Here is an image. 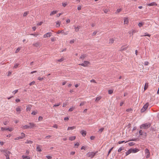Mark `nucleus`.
Returning a JSON list of instances; mask_svg holds the SVG:
<instances>
[{"instance_id": "obj_22", "label": "nucleus", "mask_w": 159, "mask_h": 159, "mask_svg": "<svg viewBox=\"0 0 159 159\" xmlns=\"http://www.w3.org/2000/svg\"><path fill=\"white\" fill-rule=\"evenodd\" d=\"M56 27H58L60 26L61 22H60L57 21L56 22Z\"/></svg>"}, {"instance_id": "obj_11", "label": "nucleus", "mask_w": 159, "mask_h": 159, "mask_svg": "<svg viewBox=\"0 0 159 159\" xmlns=\"http://www.w3.org/2000/svg\"><path fill=\"white\" fill-rule=\"evenodd\" d=\"M131 151H132V152L134 153H136V152H138L139 151V150L138 149L136 148L134 149L132 148Z\"/></svg>"}, {"instance_id": "obj_6", "label": "nucleus", "mask_w": 159, "mask_h": 159, "mask_svg": "<svg viewBox=\"0 0 159 159\" xmlns=\"http://www.w3.org/2000/svg\"><path fill=\"white\" fill-rule=\"evenodd\" d=\"M29 126L30 129L34 128V127H36V124L33 123H30L29 124Z\"/></svg>"}, {"instance_id": "obj_5", "label": "nucleus", "mask_w": 159, "mask_h": 159, "mask_svg": "<svg viewBox=\"0 0 159 159\" xmlns=\"http://www.w3.org/2000/svg\"><path fill=\"white\" fill-rule=\"evenodd\" d=\"M89 62L87 61H84V63L79 64V65L81 66H86L89 64Z\"/></svg>"}, {"instance_id": "obj_50", "label": "nucleus", "mask_w": 159, "mask_h": 159, "mask_svg": "<svg viewBox=\"0 0 159 159\" xmlns=\"http://www.w3.org/2000/svg\"><path fill=\"white\" fill-rule=\"evenodd\" d=\"M97 33V31H94L92 35L93 36L95 35Z\"/></svg>"}, {"instance_id": "obj_47", "label": "nucleus", "mask_w": 159, "mask_h": 159, "mask_svg": "<svg viewBox=\"0 0 159 159\" xmlns=\"http://www.w3.org/2000/svg\"><path fill=\"white\" fill-rule=\"evenodd\" d=\"M137 139H131L130 140H129V141H137Z\"/></svg>"}, {"instance_id": "obj_12", "label": "nucleus", "mask_w": 159, "mask_h": 159, "mask_svg": "<svg viewBox=\"0 0 159 159\" xmlns=\"http://www.w3.org/2000/svg\"><path fill=\"white\" fill-rule=\"evenodd\" d=\"M132 148H131L129 149L127 152H125L126 154V156H127L128 155H129L130 153H131V152H132Z\"/></svg>"}, {"instance_id": "obj_27", "label": "nucleus", "mask_w": 159, "mask_h": 159, "mask_svg": "<svg viewBox=\"0 0 159 159\" xmlns=\"http://www.w3.org/2000/svg\"><path fill=\"white\" fill-rule=\"evenodd\" d=\"M114 41V39H113L112 38V39H110L109 40V43L110 44H112L113 43Z\"/></svg>"}, {"instance_id": "obj_59", "label": "nucleus", "mask_w": 159, "mask_h": 159, "mask_svg": "<svg viewBox=\"0 0 159 159\" xmlns=\"http://www.w3.org/2000/svg\"><path fill=\"white\" fill-rule=\"evenodd\" d=\"M104 11L105 13H107L108 12V10L107 9H105L104 10Z\"/></svg>"}, {"instance_id": "obj_43", "label": "nucleus", "mask_w": 159, "mask_h": 159, "mask_svg": "<svg viewBox=\"0 0 159 159\" xmlns=\"http://www.w3.org/2000/svg\"><path fill=\"white\" fill-rule=\"evenodd\" d=\"M121 10L122 9L121 8L117 9L116 11V13L120 12L121 11Z\"/></svg>"}, {"instance_id": "obj_9", "label": "nucleus", "mask_w": 159, "mask_h": 159, "mask_svg": "<svg viewBox=\"0 0 159 159\" xmlns=\"http://www.w3.org/2000/svg\"><path fill=\"white\" fill-rule=\"evenodd\" d=\"M80 133L84 137L86 136L87 133L86 131H84V130H81L80 132Z\"/></svg>"}, {"instance_id": "obj_31", "label": "nucleus", "mask_w": 159, "mask_h": 159, "mask_svg": "<svg viewBox=\"0 0 159 159\" xmlns=\"http://www.w3.org/2000/svg\"><path fill=\"white\" fill-rule=\"evenodd\" d=\"M124 149V147H120V148L118 150V152H120L122 150Z\"/></svg>"}, {"instance_id": "obj_10", "label": "nucleus", "mask_w": 159, "mask_h": 159, "mask_svg": "<svg viewBox=\"0 0 159 159\" xmlns=\"http://www.w3.org/2000/svg\"><path fill=\"white\" fill-rule=\"evenodd\" d=\"M129 22V19L128 18L124 17V24H128Z\"/></svg>"}, {"instance_id": "obj_64", "label": "nucleus", "mask_w": 159, "mask_h": 159, "mask_svg": "<svg viewBox=\"0 0 159 159\" xmlns=\"http://www.w3.org/2000/svg\"><path fill=\"white\" fill-rule=\"evenodd\" d=\"M55 38L54 37H53L51 38V41L52 42L54 41H55Z\"/></svg>"}, {"instance_id": "obj_51", "label": "nucleus", "mask_w": 159, "mask_h": 159, "mask_svg": "<svg viewBox=\"0 0 159 159\" xmlns=\"http://www.w3.org/2000/svg\"><path fill=\"white\" fill-rule=\"evenodd\" d=\"M31 35H33L34 36L37 37L38 34H30Z\"/></svg>"}, {"instance_id": "obj_34", "label": "nucleus", "mask_w": 159, "mask_h": 159, "mask_svg": "<svg viewBox=\"0 0 159 159\" xmlns=\"http://www.w3.org/2000/svg\"><path fill=\"white\" fill-rule=\"evenodd\" d=\"M61 103L60 102H59L57 104H54L53 105V107H56L60 105H61Z\"/></svg>"}, {"instance_id": "obj_44", "label": "nucleus", "mask_w": 159, "mask_h": 159, "mask_svg": "<svg viewBox=\"0 0 159 159\" xmlns=\"http://www.w3.org/2000/svg\"><path fill=\"white\" fill-rule=\"evenodd\" d=\"M104 128H102L101 129H100L99 130V132H100V133H102L103 131V130H104Z\"/></svg>"}, {"instance_id": "obj_41", "label": "nucleus", "mask_w": 159, "mask_h": 159, "mask_svg": "<svg viewBox=\"0 0 159 159\" xmlns=\"http://www.w3.org/2000/svg\"><path fill=\"white\" fill-rule=\"evenodd\" d=\"M64 32L63 30H58L57 32V34H59L60 33H63Z\"/></svg>"}, {"instance_id": "obj_55", "label": "nucleus", "mask_w": 159, "mask_h": 159, "mask_svg": "<svg viewBox=\"0 0 159 159\" xmlns=\"http://www.w3.org/2000/svg\"><path fill=\"white\" fill-rule=\"evenodd\" d=\"M6 129H7V130H8L9 131H12V130H13V129L12 128H7Z\"/></svg>"}, {"instance_id": "obj_4", "label": "nucleus", "mask_w": 159, "mask_h": 159, "mask_svg": "<svg viewBox=\"0 0 159 159\" xmlns=\"http://www.w3.org/2000/svg\"><path fill=\"white\" fill-rule=\"evenodd\" d=\"M149 105L148 102L146 103L143 106V107L141 109V112H144L148 108Z\"/></svg>"}, {"instance_id": "obj_40", "label": "nucleus", "mask_w": 159, "mask_h": 159, "mask_svg": "<svg viewBox=\"0 0 159 159\" xmlns=\"http://www.w3.org/2000/svg\"><path fill=\"white\" fill-rule=\"evenodd\" d=\"M86 56L84 55H82L80 57V59H84L85 57Z\"/></svg>"}, {"instance_id": "obj_16", "label": "nucleus", "mask_w": 159, "mask_h": 159, "mask_svg": "<svg viewBox=\"0 0 159 159\" xmlns=\"http://www.w3.org/2000/svg\"><path fill=\"white\" fill-rule=\"evenodd\" d=\"M21 128L23 129H26L28 128H30L29 126V125H25L23 126Z\"/></svg>"}, {"instance_id": "obj_3", "label": "nucleus", "mask_w": 159, "mask_h": 159, "mask_svg": "<svg viewBox=\"0 0 159 159\" xmlns=\"http://www.w3.org/2000/svg\"><path fill=\"white\" fill-rule=\"evenodd\" d=\"M151 125L150 123H146L143 124L140 126V128H144L145 129L149 128Z\"/></svg>"}, {"instance_id": "obj_52", "label": "nucleus", "mask_w": 159, "mask_h": 159, "mask_svg": "<svg viewBox=\"0 0 159 159\" xmlns=\"http://www.w3.org/2000/svg\"><path fill=\"white\" fill-rule=\"evenodd\" d=\"M95 137L94 136H92L90 137V139L91 140H93L94 139H95Z\"/></svg>"}, {"instance_id": "obj_56", "label": "nucleus", "mask_w": 159, "mask_h": 159, "mask_svg": "<svg viewBox=\"0 0 159 159\" xmlns=\"http://www.w3.org/2000/svg\"><path fill=\"white\" fill-rule=\"evenodd\" d=\"M127 48H122V47L121 49L120 50L121 51H123L127 49Z\"/></svg>"}, {"instance_id": "obj_30", "label": "nucleus", "mask_w": 159, "mask_h": 159, "mask_svg": "<svg viewBox=\"0 0 159 159\" xmlns=\"http://www.w3.org/2000/svg\"><path fill=\"white\" fill-rule=\"evenodd\" d=\"M79 26L77 27H75V31L76 32H78L79 31Z\"/></svg>"}, {"instance_id": "obj_60", "label": "nucleus", "mask_w": 159, "mask_h": 159, "mask_svg": "<svg viewBox=\"0 0 159 159\" xmlns=\"http://www.w3.org/2000/svg\"><path fill=\"white\" fill-rule=\"evenodd\" d=\"M64 120L65 121L68 120H69V118L67 116L65 117L64 118Z\"/></svg>"}, {"instance_id": "obj_13", "label": "nucleus", "mask_w": 159, "mask_h": 159, "mask_svg": "<svg viewBox=\"0 0 159 159\" xmlns=\"http://www.w3.org/2000/svg\"><path fill=\"white\" fill-rule=\"evenodd\" d=\"M40 42H37L33 44V45L34 47H37L40 45Z\"/></svg>"}, {"instance_id": "obj_45", "label": "nucleus", "mask_w": 159, "mask_h": 159, "mask_svg": "<svg viewBox=\"0 0 159 159\" xmlns=\"http://www.w3.org/2000/svg\"><path fill=\"white\" fill-rule=\"evenodd\" d=\"M20 50V48H18L16 51V53H17Z\"/></svg>"}, {"instance_id": "obj_2", "label": "nucleus", "mask_w": 159, "mask_h": 159, "mask_svg": "<svg viewBox=\"0 0 159 159\" xmlns=\"http://www.w3.org/2000/svg\"><path fill=\"white\" fill-rule=\"evenodd\" d=\"M2 152L3 153H4V155L6 157V159H9V154L11 153L9 151L6 150H3Z\"/></svg>"}, {"instance_id": "obj_63", "label": "nucleus", "mask_w": 159, "mask_h": 159, "mask_svg": "<svg viewBox=\"0 0 159 159\" xmlns=\"http://www.w3.org/2000/svg\"><path fill=\"white\" fill-rule=\"evenodd\" d=\"M46 157L48 159H51L52 158V157L49 156H47Z\"/></svg>"}, {"instance_id": "obj_17", "label": "nucleus", "mask_w": 159, "mask_h": 159, "mask_svg": "<svg viewBox=\"0 0 159 159\" xmlns=\"http://www.w3.org/2000/svg\"><path fill=\"white\" fill-rule=\"evenodd\" d=\"M22 158L23 159H31L30 157L25 155H23L22 156Z\"/></svg>"}, {"instance_id": "obj_42", "label": "nucleus", "mask_w": 159, "mask_h": 159, "mask_svg": "<svg viewBox=\"0 0 159 159\" xmlns=\"http://www.w3.org/2000/svg\"><path fill=\"white\" fill-rule=\"evenodd\" d=\"M64 60V59L63 58H61L58 59V61L59 62H62Z\"/></svg>"}, {"instance_id": "obj_25", "label": "nucleus", "mask_w": 159, "mask_h": 159, "mask_svg": "<svg viewBox=\"0 0 159 159\" xmlns=\"http://www.w3.org/2000/svg\"><path fill=\"white\" fill-rule=\"evenodd\" d=\"M145 153L147 154H150L149 150L148 148H146L145 151Z\"/></svg>"}, {"instance_id": "obj_29", "label": "nucleus", "mask_w": 159, "mask_h": 159, "mask_svg": "<svg viewBox=\"0 0 159 159\" xmlns=\"http://www.w3.org/2000/svg\"><path fill=\"white\" fill-rule=\"evenodd\" d=\"M151 36V35L148 34L147 33H144V35H143L141 36H148V37H150Z\"/></svg>"}, {"instance_id": "obj_35", "label": "nucleus", "mask_w": 159, "mask_h": 159, "mask_svg": "<svg viewBox=\"0 0 159 159\" xmlns=\"http://www.w3.org/2000/svg\"><path fill=\"white\" fill-rule=\"evenodd\" d=\"M127 142V141L125 142V141H120L118 142V143L119 144H121L123 143H124V142L125 143Z\"/></svg>"}, {"instance_id": "obj_24", "label": "nucleus", "mask_w": 159, "mask_h": 159, "mask_svg": "<svg viewBox=\"0 0 159 159\" xmlns=\"http://www.w3.org/2000/svg\"><path fill=\"white\" fill-rule=\"evenodd\" d=\"M26 143H30L32 144L33 143V141L31 140H27L25 142Z\"/></svg>"}, {"instance_id": "obj_54", "label": "nucleus", "mask_w": 159, "mask_h": 159, "mask_svg": "<svg viewBox=\"0 0 159 159\" xmlns=\"http://www.w3.org/2000/svg\"><path fill=\"white\" fill-rule=\"evenodd\" d=\"M86 102H81L80 104V106H82L84 105Z\"/></svg>"}, {"instance_id": "obj_38", "label": "nucleus", "mask_w": 159, "mask_h": 159, "mask_svg": "<svg viewBox=\"0 0 159 159\" xmlns=\"http://www.w3.org/2000/svg\"><path fill=\"white\" fill-rule=\"evenodd\" d=\"M134 143L133 142H130L129 143V145L130 146L134 145Z\"/></svg>"}, {"instance_id": "obj_1", "label": "nucleus", "mask_w": 159, "mask_h": 159, "mask_svg": "<svg viewBox=\"0 0 159 159\" xmlns=\"http://www.w3.org/2000/svg\"><path fill=\"white\" fill-rule=\"evenodd\" d=\"M98 152V151L95 152H89L86 154V156L88 157H90L91 158H93Z\"/></svg>"}, {"instance_id": "obj_26", "label": "nucleus", "mask_w": 159, "mask_h": 159, "mask_svg": "<svg viewBox=\"0 0 159 159\" xmlns=\"http://www.w3.org/2000/svg\"><path fill=\"white\" fill-rule=\"evenodd\" d=\"M21 136L20 137L21 138V139H22L25 137V134L23 133H21Z\"/></svg>"}, {"instance_id": "obj_37", "label": "nucleus", "mask_w": 159, "mask_h": 159, "mask_svg": "<svg viewBox=\"0 0 159 159\" xmlns=\"http://www.w3.org/2000/svg\"><path fill=\"white\" fill-rule=\"evenodd\" d=\"M143 25V23L142 22H139L138 24V26L139 27L142 26Z\"/></svg>"}, {"instance_id": "obj_20", "label": "nucleus", "mask_w": 159, "mask_h": 159, "mask_svg": "<svg viewBox=\"0 0 159 159\" xmlns=\"http://www.w3.org/2000/svg\"><path fill=\"white\" fill-rule=\"evenodd\" d=\"M147 5L149 6H153L157 5V4L155 2H152L150 3L147 4Z\"/></svg>"}, {"instance_id": "obj_14", "label": "nucleus", "mask_w": 159, "mask_h": 159, "mask_svg": "<svg viewBox=\"0 0 159 159\" xmlns=\"http://www.w3.org/2000/svg\"><path fill=\"white\" fill-rule=\"evenodd\" d=\"M31 105H29L27 106V107H26V109L27 111H30L31 109Z\"/></svg>"}, {"instance_id": "obj_33", "label": "nucleus", "mask_w": 159, "mask_h": 159, "mask_svg": "<svg viewBox=\"0 0 159 159\" xmlns=\"http://www.w3.org/2000/svg\"><path fill=\"white\" fill-rule=\"evenodd\" d=\"M113 93V90H109L108 91V93L109 94H111Z\"/></svg>"}, {"instance_id": "obj_8", "label": "nucleus", "mask_w": 159, "mask_h": 159, "mask_svg": "<svg viewBox=\"0 0 159 159\" xmlns=\"http://www.w3.org/2000/svg\"><path fill=\"white\" fill-rule=\"evenodd\" d=\"M42 147L40 145H37L36 150L37 151L40 152L42 151L41 148Z\"/></svg>"}, {"instance_id": "obj_23", "label": "nucleus", "mask_w": 159, "mask_h": 159, "mask_svg": "<svg viewBox=\"0 0 159 159\" xmlns=\"http://www.w3.org/2000/svg\"><path fill=\"white\" fill-rule=\"evenodd\" d=\"M57 11H53L51 12V13L50 14V15L52 16V15L57 13Z\"/></svg>"}, {"instance_id": "obj_58", "label": "nucleus", "mask_w": 159, "mask_h": 159, "mask_svg": "<svg viewBox=\"0 0 159 159\" xmlns=\"http://www.w3.org/2000/svg\"><path fill=\"white\" fill-rule=\"evenodd\" d=\"M43 23V22H40L38 23L37 24V25H41Z\"/></svg>"}, {"instance_id": "obj_46", "label": "nucleus", "mask_w": 159, "mask_h": 159, "mask_svg": "<svg viewBox=\"0 0 159 159\" xmlns=\"http://www.w3.org/2000/svg\"><path fill=\"white\" fill-rule=\"evenodd\" d=\"M143 132L142 131V130H140L139 131V135H143Z\"/></svg>"}, {"instance_id": "obj_57", "label": "nucleus", "mask_w": 159, "mask_h": 159, "mask_svg": "<svg viewBox=\"0 0 159 159\" xmlns=\"http://www.w3.org/2000/svg\"><path fill=\"white\" fill-rule=\"evenodd\" d=\"M43 79V78H41L40 77H39L38 78V80H40V81L42 80Z\"/></svg>"}, {"instance_id": "obj_21", "label": "nucleus", "mask_w": 159, "mask_h": 159, "mask_svg": "<svg viewBox=\"0 0 159 159\" xmlns=\"http://www.w3.org/2000/svg\"><path fill=\"white\" fill-rule=\"evenodd\" d=\"M75 136H71L69 137V140L71 141H73L75 139Z\"/></svg>"}, {"instance_id": "obj_7", "label": "nucleus", "mask_w": 159, "mask_h": 159, "mask_svg": "<svg viewBox=\"0 0 159 159\" xmlns=\"http://www.w3.org/2000/svg\"><path fill=\"white\" fill-rule=\"evenodd\" d=\"M52 33L50 32H48L45 34L43 36L44 38H46L50 37L52 35Z\"/></svg>"}, {"instance_id": "obj_28", "label": "nucleus", "mask_w": 159, "mask_h": 159, "mask_svg": "<svg viewBox=\"0 0 159 159\" xmlns=\"http://www.w3.org/2000/svg\"><path fill=\"white\" fill-rule=\"evenodd\" d=\"M19 65V64L18 63H16L15 64L13 68L15 69L17 68L18 67V66Z\"/></svg>"}, {"instance_id": "obj_49", "label": "nucleus", "mask_w": 159, "mask_h": 159, "mask_svg": "<svg viewBox=\"0 0 159 159\" xmlns=\"http://www.w3.org/2000/svg\"><path fill=\"white\" fill-rule=\"evenodd\" d=\"M37 111H33L32 113H31V114L32 115H35L37 114Z\"/></svg>"}, {"instance_id": "obj_53", "label": "nucleus", "mask_w": 159, "mask_h": 159, "mask_svg": "<svg viewBox=\"0 0 159 159\" xmlns=\"http://www.w3.org/2000/svg\"><path fill=\"white\" fill-rule=\"evenodd\" d=\"M18 91V90L17 89V90H14V91H13V93L14 94H16V93H17Z\"/></svg>"}, {"instance_id": "obj_39", "label": "nucleus", "mask_w": 159, "mask_h": 159, "mask_svg": "<svg viewBox=\"0 0 159 159\" xmlns=\"http://www.w3.org/2000/svg\"><path fill=\"white\" fill-rule=\"evenodd\" d=\"M29 14V12L27 11L24 12L23 14L24 16H26Z\"/></svg>"}, {"instance_id": "obj_15", "label": "nucleus", "mask_w": 159, "mask_h": 159, "mask_svg": "<svg viewBox=\"0 0 159 159\" xmlns=\"http://www.w3.org/2000/svg\"><path fill=\"white\" fill-rule=\"evenodd\" d=\"M148 86V83H146L145 84V86L144 88V90H145L147 89Z\"/></svg>"}, {"instance_id": "obj_19", "label": "nucleus", "mask_w": 159, "mask_h": 159, "mask_svg": "<svg viewBox=\"0 0 159 159\" xmlns=\"http://www.w3.org/2000/svg\"><path fill=\"white\" fill-rule=\"evenodd\" d=\"M16 110L17 112H19V113H20L21 111V108L20 107H19L16 108Z\"/></svg>"}, {"instance_id": "obj_61", "label": "nucleus", "mask_w": 159, "mask_h": 159, "mask_svg": "<svg viewBox=\"0 0 159 159\" xmlns=\"http://www.w3.org/2000/svg\"><path fill=\"white\" fill-rule=\"evenodd\" d=\"M86 147L85 146H83L81 147V150L84 149V150H85V149H86Z\"/></svg>"}, {"instance_id": "obj_36", "label": "nucleus", "mask_w": 159, "mask_h": 159, "mask_svg": "<svg viewBox=\"0 0 159 159\" xmlns=\"http://www.w3.org/2000/svg\"><path fill=\"white\" fill-rule=\"evenodd\" d=\"M75 109V107H72L71 108H70L69 109V111H73V110Z\"/></svg>"}, {"instance_id": "obj_62", "label": "nucleus", "mask_w": 159, "mask_h": 159, "mask_svg": "<svg viewBox=\"0 0 159 159\" xmlns=\"http://www.w3.org/2000/svg\"><path fill=\"white\" fill-rule=\"evenodd\" d=\"M43 119V118L42 117L40 116L39 117L38 120H41Z\"/></svg>"}, {"instance_id": "obj_32", "label": "nucleus", "mask_w": 159, "mask_h": 159, "mask_svg": "<svg viewBox=\"0 0 159 159\" xmlns=\"http://www.w3.org/2000/svg\"><path fill=\"white\" fill-rule=\"evenodd\" d=\"M113 148V147H112V148H111V149H110L109 150L108 152L107 155V156H108L109 155V154L111 153V151H112V150Z\"/></svg>"}, {"instance_id": "obj_18", "label": "nucleus", "mask_w": 159, "mask_h": 159, "mask_svg": "<svg viewBox=\"0 0 159 159\" xmlns=\"http://www.w3.org/2000/svg\"><path fill=\"white\" fill-rule=\"evenodd\" d=\"M75 128H76V126H75L69 127L68 128L67 130H72L75 129Z\"/></svg>"}, {"instance_id": "obj_48", "label": "nucleus", "mask_w": 159, "mask_h": 159, "mask_svg": "<svg viewBox=\"0 0 159 159\" xmlns=\"http://www.w3.org/2000/svg\"><path fill=\"white\" fill-rule=\"evenodd\" d=\"M35 84V82L34 81H32L29 84L30 85H31L32 84Z\"/></svg>"}]
</instances>
